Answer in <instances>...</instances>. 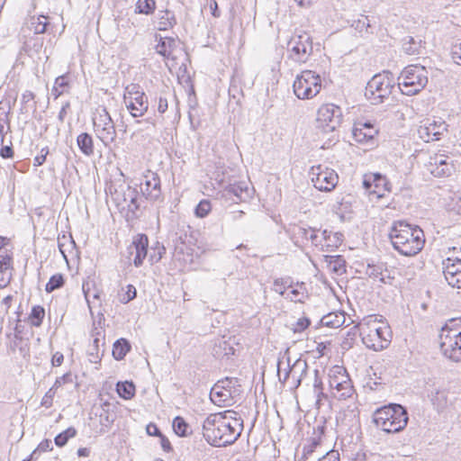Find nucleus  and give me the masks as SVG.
<instances>
[{"label":"nucleus","instance_id":"nucleus-5","mask_svg":"<svg viewBox=\"0 0 461 461\" xmlns=\"http://www.w3.org/2000/svg\"><path fill=\"white\" fill-rule=\"evenodd\" d=\"M395 87V81L392 72L383 71L375 74L367 82L365 96L372 104L377 105L388 99Z\"/></svg>","mask_w":461,"mask_h":461},{"label":"nucleus","instance_id":"nucleus-55","mask_svg":"<svg viewBox=\"0 0 461 461\" xmlns=\"http://www.w3.org/2000/svg\"><path fill=\"white\" fill-rule=\"evenodd\" d=\"M52 449V442L50 439H45L40 443L38 447L31 454V459L37 458L38 452H45Z\"/></svg>","mask_w":461,"mask_h":461},{"label":"nucleus","instance_id":"nucleus-39","mask_svg":"<svg viewBox=\"0 0 461 461\" xmlns=\"http://www.w3.org/2000/svg\"><path fill=\"white\" fill-rule=\"evenodd\" d=\"M155 8V0H138L136 3L135 13L149 15L154 13Z\"/></svg>","mask_w":461,"mask_h":461},{"label":"nucleus","instance_id":"nucleus-6","mask_svg":"<svg viewBox=\"0 0 461 461\" xmlns=\"http://www.w3.org/2000/svg\"><path fill=\"white\" fill-rule=\"evenodd\" d=\"M428 84V71L422 66H407L398 77V88L402 95H414Z\"/></svg>","mask_w":461,"mask_h":461},{"label":"nucleus","instance_id":"nucleus-2","mask_svg":"<svg viewBox=\"0 0 461 461\" xmlns=\"http://www.w3.org/2000/svg\"><path fill=\"white\" fill-rule=\"evenodd\" d=\"M389 238L393 249L407 257L418 254L425 242L423 230L419 226H411L403 221L393 223Z\"/></svg>","mask_w":461,"mask_h":461},{"label":"nucleus","instance_id":"nucleus-52","mask_svg":"<svg viewBox=\"0 0 461 461\" xmlns=\"http://www.w3.org/2000/svg\"><path fill=\"white\" fill-rule=\"evenodd\" d=\"M373 178V184H374V189L378 190L380 192V188L383 187L384 190L389 191L388 185L390 183L386 179L385 176L383 175L376 173L372 176Z\"/></svg>","mask_w":461,"mask_h":461},{"label":"nucleus","instance_id":"nucleus-35","mask_svg":"<svg viewBox=\"0 0 461 461\" xmlns=\"http://www.w3.org/2000/svg\"><path fill=\"white\" fill-rule=\"evenodd\" d=\"M45 316V309L41 305H34L28 316V321L32 327H41Z\"/></svg>","mask_w":461,"mask_h":461},{"label":"nucleus","instance_id":"nucleus-16","mask_svg":"<svg viewBox=\"0 0 461 461\" xmlns=\"http://www.w3.org/2000/svg\"><path fill=\"white\" fill-rule=\"evenodd\" d=\"M149 247V240L145 234H138L128 247L130 258L133 256V264L136 267L143 264V260L147 257Z\"/></svg>","mask_w":461,"mask_h":461},{"label":"nucleus","instance_id":"nucleus-34","mask_svg":"<svg viewBox=\"0 0 461 461\" xmlns=\"http://www.w3.org/2000/svg\"><path fill=\"white\" fill-rule=\"evenodd\" d=\"M290 301L294 302L295 304L297 303H303V300L308 297V293L305 288L304 283H297L295 287H294L293 285L290 284Z\"/></svg>","mask_w":461,"mask_h":461},{"label":"nucleus","instance_id":"nucleus-53","mask_svg":"<svg viewBox=\"0 0 461 461\" xmlns=\"http://www.w3.org/2000/svg\"><path fill=\"white\" fill-rule=\"evenodd\" d=\"M236 385H240L239 379L236 377H226L216 384V387H221V389H225L228 392H231V388H235Z\"/></svg>","mask_w":461,"mask_h":461},{"label":"nucleus","instance_id":"nucleus-36","mask_svg":"<svg viewBox=\"0 0 461 461\" xmlns=\"http://www.w3.org/2000/svg\"><path fill=\"white\" fill-rule=\"evenodd\" d=\"M116 391L120 397L130 400L135 395V385L132 382H118Z\"/></svg>","mask_w":461,"mask_h":461},{"label":"nucleus","instance_id":"nucleus-32","mask_svg":"<svg viewBox=\"0 0 461 461\" xmlns=\"http://www.w3.org/2000/svg\"><path fill=\"white\" fill-rule=\"evenodd\" d=\"M176 45V41L171 37H160L158 44L156 45V51L158 54L163 56L164 58L168 59L170 57L171 51Z\"/></svg>","mask_w":461,"mask_h":461},{"label":"nucleus","instance_id":"nucleus-23","mask_svg":"<svg viewBox=\"0 0 461 461\" xmlns=\"http://www.w3.org/2000/svg\"><path fill=\"white\" fill-rule=\"evenodd\" d=\"M225 195H233L237 198L235 202H245L251 197V192L245 182L229 184L224 188Z\"/></svg>","mask_w":461,"mask_h":461},{"label":"nucleus","instance_id":"nucleus-64","mask_svg":"<svg viewBox=\"0 0 461 461\" xmlns=\"http://www.w3.org/2000/svg\"><path fill=\"white\" fill-rule=\"evenodd\" d=\"M451 54L455 62L461 66V43L453 46Z\"/></svg>","mask_w":461,"mask_h":461},{"label":"nucleus","instance_id":"nucleus-42","mask_svg":"<svg viewBox=\"0 0 461 461\" xmlns=\"http://www.w3.org/2000/svg\"><path fill=\"white\" fill-rule=\"evenodd\" d=\"M172 427L176 435L186 437L188 435L189 425L181 416H176L173 420Z\"/></svg>","mask_w":461,"mask_h":461},{"label":"nucleus","instance_id":"nucleus-54","mask_svg":"<svg viewBox=\"0 0 461 461\" xmlns=\"http://www.w3.org/2000/svg\"><path fill=\"white\" fill-rule=\"evenodd\" d=\"M137 295V291L134 285H128L126 286V291L120 295V302L122 303H128L130 301L133 300Z\"/></svg>","mask_w":461,"mask_h":461},{"label":"nucleus","instance_id":"nucleus-24","mask_svg":"<svg viewBox=\"0 0 461 461\" xmlns=\"http://www.w3.org/2000/svg\"><path fill=\"white\" fill-rule=\"evenodd\" d=\"M430 172L437 177H444L451 175L453 165L444 158L443 156L436 157L431 164Z\"/></svg>","mask_w":461,"mask_h":461},{"label":"nucleus","instance_id":"nucleus-46","mask_svg":"<svg viewBox=\"0 0 461 461\" xmlns=\"http://www.w3.org/2000/svg\"><path fill=\"white\" fill-rule=\"evenodd\" d=\"M312 230H308L304 227H302V226H299V225H296V224H294L292 228H290V234L292 235L290 237V239L295 243L297 244L299 242V238H303V239H305V240H308L309 237H308V233L311 231Z\"/></svg>","mask_w":461,"mask_h":461},{"label":"nucleus","instance_id":"nucleus-49","mask_svg":"<svg viewBox=\"0 0 461 461\" xmlns=\"http://www.w3.org/2000/svg\"><path fill=\"white\" fill-rule=\"evenodd\" d=\"M420 43L417 42L412 37L408 36L404 39L402 49L408 55H414L419 53Z\"/></svg>","mask_w":461,"mask_h":461},{"label":"nucleus","instance_id":"nucleus-22","mask_svg":"<svg viewBox=\"0 0 461 461\" xmlns=\"http://www.w3.org/2000/svg\"><path fill=\"white\" fill-rule=\"evenodd\" d=\"M5 238L0 237V249L3 247L2 241ZM13 258L8 255L0 254V288L6 287L12 279Z\"/></svg>","mask_w":461,"mask_h":461},{"label":"nucleus","instance_id":"nucleus-19","mask_svg":"<svg viewBox=\"0 0 461 461\" xmlns=\"http://www.w3.org/2000/svg\"><path fill=\"white\" fill-rule=\"evenodd\" d=\"M366 275L370 278L379 279V281L384 285H392L394 279V277L390 275V271L387 268V263L385 262H368Z\"/></svg>","mask_w":461,"mask_h":461},{"label":"nucleus","instance_id":"nucleus-37","mask_svg":"<svg viewBox=\"0 0 461 461\" xmlns=\"http://www.w3.org/2000/svg\"><path fill=\"white\" fill-rule=\"evenodd\" d=\"M335 389L341 392V397L346 399L350 397L353 392V386L348 375H341V382L335 384Z\"/></svg>","mask_w":461,"mask_h":461},{"label":"nucleus","instance_id":"nucleus-48","mask_svg":"<svg viewBox=\"0 0 461 461\" xmlns=\"http://www.w3.org/2000/svg\"><path fill=\"white\" fill-rule=\"evenodd\" d=\"M212 210V204L209 200L203 199L194 208V214L198 218L206 217Z\"/></svg>","mask_w":461,"mask_h":461},{"label":"nucleus","instance_id":"nucleus-27","mask_svg":"<svg viewBox=\"0 0 461 461\" xmlns=\"http://www.w3.org/2000/svg\"><path fill=\"white\" fill-rule=\"evenodd\" d=\"M345 321L346 317L343 312H330L324 315L321 320L322 326L333 329L341 327Z\"/></svg>","mask_w":461,"mask_h":461},{"label":"nucleus","instance_id":"nucleus-18","mask_svg":"<svg viewBox=\"0 0 461 461\" xmlns=\"http://www.w3.org/2000/svg\"><path fill=\"white\" fill-rule=\"evenodd\" d=\"M377 133L378 130L375 129V125L369 121H359L356 122L352 130L353 139L359 143L369 142Z\"/></svg>","mask_w":461,"mask_h":461},{"label":"nucleus","instance_id":"nucleus-15","mask_svg":"<svg viewBox=\"0 0 461 461\" xmlns=\"http://www.w3.org/2000/svg\"><path fill=\"white\" fill-rule=\"evenodd\" d=\"M293 44L290 50V59L301 63L305 62L312 50V44L311 38L308 34L303 33L298 35L297 38H290V45Z\"/></svg>","mask_w":461,"mask_h":461},{"label":"nucleus","instance_id":"nucleus-25","mask_svg":"<svg viewBox=\"0 0 461 461\" xmlns=\"http://www.w3.org/2000/svg\"><path fill=\"white\" fill-rule=\"evenodd\" d=\"M321 235L325 242L326 251H333L335 249L339 248L343 241V234L340 232H332L331 230H323Z\"/></svg>","mask_w":461,"mask_h":461},{"label":"nucleus","instance_id":"nucleus-7","mask_svg":"<svg viewBox=\"0 0 461 461\" xmlns=\"http://www.w3.org/2000/svg\"><path fill=\"white\" fill-rule=\"evenodd\" d=\"M93 126L95 136L104 147H109L115 141L117 132L114 122L105 107H99L93 117Z\"/></svg>","mask_w":461,"mask_h":461},{"label":"nucleus","instance_id":"nucleus-57","mask_svg":"<svg viewBox=\"0 0 461 461\" xmlns=\"http://www.w3.org/2000/svg\"><path fill=\"white\" fill-rule=\"evenodd\" d=\"M124 102L126 104L127 109L130 111V113L133 117H140V116L144 115V113L147 112V111H140L139 110V108H140V105H138V104H136L131 100H126Z\"/></svg>","mask_w":461,"mask_h":461},{"label":"nucleus","instance_id":"nucleus-50","mask_svg":"<svg viewBox=\"0 0 461 461\" xmlns=\"http://www.w3.org/2000/svg\"><path fill=\"white\" fill-rule=\"evenodd\" d=\"M32 24L34 27V32L36 34L44 33L48 31V26L50 23L48 22V16L40 15L37 18V22H32Z\"/></svg>","mask_w":461,"mask_h":461},{"label":"nucleus","instance_id":"nucleus-59","mask_svg":"<svg viewBox=\"0 0 461 461\" xmlns=\"http://www.w3.org/2000/svg\"><path fill=\"white\" fill-rule=\"evenodd\" d=\"M114 421L113 416L109 413L108 411L103 410V412L100 414V423L102 426L111 427Z\"/></svg>","mask_w":461,"mask_h":461},{"label":"nucleus","instance_id":"nucleus-44","mask_svg":"<svg viewBox=\"0 0 461 461\" xmlns=\"http://www.w3.org/2000/svg\"><path fill=\"white\" fill-rule=\"evenodd\" d=\"M219 387H216V384L214 385V387L212 389V392H211V399L213 402L217 403H227L228 401H229V398L230 397L231 395V392H228L227 390L225 389H221L219 391H217Z\"/></svg>","mask_w":461,"mask_h":461},{"label":"nucleus","instance_id":"nucleus-29","mask_svg":"<svg viewBox=\"0 0 461 461\" xmlns=\"http://www.w3.org/2000/svg\"><path fill=\"white\" fill-rule=\"evenodd\" d=\"M77 144L85 156L90 157L94 154V140L89 133H80L77 138Z\"/></svg>","mask_w":461,"mask_h":461},{"label":"nucleus","instance_id":"nucleus-63","mask_svg":"<svg viewBox=\"0 0 461 461\" xmlns=\"http://www.w3.org/2000/svg\"><path fill=\"white\" fill-rule=\"evenodd\" d=\"M48 154L49 149L47 147L42 148L41 150V154L34 158L33 165L36 167L42 165L45 162Z\"/></svg>","mask_w":461,"mask_h":461},{"label":"nucleus","instance_id":"nucleus-43","mask_svg":"<svg viewBox=\"0 0 461 461\" xmlns=\"http://www.w3.org/2000/svg\"><path fill=\"white\" fill-rule=\"evenodd\" d=\"M213 354L215 357L221 358L223 357H229L230 355H233L234 349L226 341H220L218 344H215L213 348Z\"/></svg>","mask_w":461,"mask_h":461},{"label":"nucleus","instance_id":"nucleus-58","mask_svg":"<svg viewBox=\"0 0 461 461\" xmlns=\"http://www.w3.org/2000/svg\"><path fill=\"white\" fill-rule=\"evenodd\" d=\"M74 383V378L71 373H66L62 376L57 377L54 384L52 385L56 390L65 384Z\"/></svg>","mask_w":461,"mask_h":461},{"label":"nucleus","instance_id":"nucleus-13","mask_svg":"<svg viewBox=\"0 0 461 461\" xmlns=\"http://www.w3.org/2000/svg\"><path fill=\"white\" fill-rule=\"evenodd\" d=\"M140 192L149 202L155 203L163 200L160 178L157 173L147 171L144 175V182L140 184Z\"/></svg>","mask_w":461,"mask_h":461},{"label":"nucleus","instance_id":"nucleus-17","mask_svg":"<svg viewBox=\"0 0 461 461\" xmlns=\"http://www.w3.org/2000/svg\"><path fill=\"white\" fill-rule=\"evenodd\" d=\"M443 274L447 284L456 288H461V260L447 258L443 260Z\"/></svg>","mask_w":461,"mask_h":461},{"label":"nucleus","instance_id":"nucleus-62","mask_svg":"<svg viewBox=\"0 0 461 461\" xmlns=\"http://www.w3.org/2000/svg\"><path fill=\"white\" fill-rule=\"evenodd\" d=\"M353 26H355V29L357 31L361 32L363 31L367 32L368 28L370 27V24H369L367 17L366 16L364 20L355 21Z\"/></svg>","mask_w":461,"mask_h":461},{"label":"nucleus","instance_id":"nucleus-20","mask_svg":"<svg viewBox=\"0 0 461 461\" xmlns=\"http://www.w3.org/2000/svg\"><path fill=\"white\" fill-rule=\"evenodd\" d=\"M123 99L138 104L140 107V111H148L149 109L148 97L138 84H130L125 87Z\"/></svg>","mask_w":461,"mask_h":461},{"label":"nucleus","instance_id":"nucleus-41","mask_svg":"<svg viewBox=\"0 0 461 461\" xmlns=\"http://www.w3.org/2000/svg\"><path fill=\"white\" fill-rule=\"evenodd\" d=\"M76 435H77V429L74 427H69L67 429H65L64 431L58 434L54 438V442H55L56 446L61 447H64L68 443V439L76 437Z\"/></svg>","mask_w":461,"mask_h":461},{"label":"nucleus","instance_id":"nucleus-51","mask_svg":"<svg viewBox=\"0 0 461 461\" xmlns=\"http://www.w3.org/2000/svg\"><path fill=\"white\" fill-rule=\"evenodd\" d=\"M165 253V247L160 245L159 242H157L156 246L151 248V251L149 253V261L151 264L158 263Z\"/></svg>","mask_w":461,"mask_h":461},{"label":"nucleus","instance_id":"nucleus-30","mask_svg":"<svg viewBox=\"0 0 461 461\" xmlns=\"http://www.w3.org/2000/svg\"><path fill=\"white\" fill-rule=\"evenodd\" d=\"M428 397L438 411H442L447 406V393L444 390L433 389L428 393Z\"/></svg>","mask_w":461,"mask_h":461},{"label":"nucleus","instance_id":"nucleus-38","mask_svg":"<svg viewBox=\"0 0 461 461\" xmlns=\"http://www.w3.org/2000/svg\"><path fill=\"white\" fill-rule=\"evenodd\" d=\"M287 354L288 348L285 349L282 358H279L277 361V375L279 377V381L282 383L288 380V357H286V362L285 361Z\"/></svg>","mask_w":461,"mask_h":461},{"label":"nucleus","instance_id":"nucleus-11","mask_svg":"<svg viewBox=\"0 0 461 461\" xmlns=\"http://www.w3.org/2000/svg\"><path fill=\"white\" fill-rule=\"evenodd\" d=\"M439 347L443 355L455 362L461 361V331L439 334Z\"/></svg>","mask_w":461,"mask_h":461},{"label":"nucleus","instance_id":"nucleus-56","mask_svg":"<svg viewBox=\"0 0 461 461\" xmlns=\"http://www.w3.org/2000/svg\"><path fill=\"white\" fill-rule=\"evenodd\" d=\"M56 393V389L52 386L49 389V391L45 393V395L41 399V405L45 408H50L53 404V398Z\"/></svg>","mask_w":461,"mask_h":461},{"label":"nucleus","instance_id":"nucleus-33","mask_svg":"<svg viewBox=\"0 0 461 461\" xmlns=\"http://www.w3.org/2000/svg\"><path fill=\"white\" fill-rule=\"evenodd\" d=\"M131 348V344L126 339H119L113 343V357L116 360H122Z\"/></svg>","mask_w":461,"mask_h":461},{"label":"nucleus","instance_id":"nucleus-10","mask_svg":"<svg viewBox=\"0 0 461 461\" xmlns=\"http://www.w3.org/2000/svg\"><path fill=\"white\" fill-rule=\"evenodd\" d=\"M311 175L314 187L320 191L330 192L333 190L339 181L335 170L326 167H323L321 165L312 167Z\"/></svg>","mask_w":461,"mask_h":461},{"label":"nucleus","instance_id":"nucleus-60","mask_svg":"<svg viewBox=\"0 0 461 461\" xmlns=\"http://www.w3.org/2000/svg\"><path fill=\"white\" fill-rule=\"evenodd\" d=\"M313 387H314V392H315V393L318 396H320L321 394H323V393H322L323 384H322L321 378L319 376V371L318 370L314 371V384H313Z\"/></svg>","mask_w":461,"mask_h":461},{"label":"nucleus","instance_id":"nucleus-1","mask_svg":"<svg viewBox=\"0 0 461 461\" xmlns=\"http://www.w3.org/2000/svg\"><path fill=\"white\" fill-rule=\"evenodd\" d=\"M243 422L237 412L228 410L210 414L203 423V436L213 447H225L233 444L240 437Z\"/></svg>","mask_w":461,"mask_h":461},{"label":"nucleus","instance_id":"nucleus-45","mask_svg":"<svg viewBox=\"0 0 461 461\" xmlns=\"http://www.w3.org/2000/svg\"><path fill=\"white\" fill-rule=\"evenodd\" d=\"M64 284L65 279L61 274L53 275L46 284L45 291L49 294L52 293L53 291L61 288Z\"/></svg>","mask_w":461,"mask_h":461},{"label":"nucleus","instance_id":"nucleus-28","mask_svg":"<svg viewBox=\"0 0 461 461\" xmlns=\"http://www.w3.org/2000/svg\"><path fill=\"white\" fill-rule=\"evenodd\" d=\"M324 261L327 263L328 267L333 273L337 275H342L346 273V260L344 259L343 256L326 255L324 256Z\"/></svg>","mask_w":461,"mask_h":461},{"label":"nucleus","instance_id":"nucleus-8","mask_svg":"<svg viewBox=\"0 0 461 461\" xmlns=\"http://www.w3.org/2000/svg\"><path fill=\"white\" fill-rule=\"evenodd\" d=\"M321 78L312 71H304L293 84L294 93L298 99H310L320 93Z\"/></svg>","mask_w":461,"mask_h":461},{"label":"nucleus","instance_id":"nucleus-61","mask_svg":"<svg viewBox=\"0 0 461 461\" xmlns=\"http://www.w3.org/2000/svg\"><path fill=\"white\" fill-rule=\"evenodd\" d=\"M308 240H311L312 243L314 246H316V247L321 246V250H326V249H324L325 248V243L324 244L322 243V241H324L323 239H322V236L320 237L319 235H317L315 233L314 230H311V234H310Z\"/></svg>","mask_w":461,"mask_h":461},{"label":"nucleus","instance_id":"nucleus-9","mask_svg":"<svg viewBox=\"0 0 461 461\" xmlns=\"http://www.w3.org/2000/svg\"><path fill=\"white\" fill-rule=\"evenodd\" d=\"M343 120L342 110L333 104L321 105L317 112L318 127L325 132L334 131Z\"/></svg>","mask_w":461,"mask_h":461},{"label":"nucleus","instance_id":"nucleus-12","mask_svg":"<svg viewBox=\"0 0 461 461\" xmlns=\"http://www.w3.org/2000/svg\"><path fill=\"white\" fill-rule=\"evenodd\" d=\"M446 122L439 120H425L418 128L419 137L425 142L438 140L441 136L447 131Z\"/></svg>","mask_w":461,"mask_h":461},{"label":"nucleus","instance_id":"nucleus-31","mask_svg":"<svg viewBox=\"0 0 461 461\" xmlns=\"http://www.w3.org/2000/svg\"><path fill=\"white\" fill-rule=\"evenodd\" d=\"M307 363L305 360L297 359L293 366H290V377L294 381V387H298L302 381V376L306 373Z\"/></svg>","mask_w":461,"mask_h":461},{"label":"nucleus","instance_id":"nucleus-40","mask_svg":"<svg viewBox=\"0 0 461 461\" xmlns=\"http://www.w3.org/2000/svg\"><path fill=\"white\" fill-rule=\"evenodd\" d=\"M310 324L311 320L306 316H303L298 318L295 322L290 321V330H292L294 335H302Z\"/></svg>","mask_w":461,"mask_h":461},{"label":"nucleus","instance_id":"nucleus-21","mask_svg":"<svg viewBox=\"0 0 461 461\" xmlns=\"http://www.w3.org/2000/svg\"><path fill=\"white\" fill-rule=\"evenodd\" d=\"M192 237L188 235L187 231L183 229H178L172 235V242L175 247L176 255H187L192 256L193 249L190 248L192 243Z\"/></svg>","mask_w":461,"mask_h":461},{"label":"nucleus","instance_id":"nucleus-4","mask_svg":"<svg viewBox=\"0 0 461 461\" xmlns=\"http://www.w3.org/2000/svg\"><path fill=\"white\" fill-rule=\"evenodd\" d=\"M112 200L118 210L123 213L127 221L138 219L140 215V198L139 191L130 185H120L112 193Z\"/></svg>","mask_w":461,"mask_h":461},{"label":"nucleus","instance_id":"nucleus-3","mask_svg":"<svg viewBox=\"0 0 461 461\" xmlns=\"http://www.w3.org/2000/svg\"><path fill=\"white\" fill-rule=\"evenodd\" d=\"M376 428L386 433H399L409 421L407 409L399 403H388L377 408L372 416Z\"/></svg>","mask_w":461,"mask_h":461},{"label":"nucleus","instance_id":"nucleus-47","mask_svg":"<svg viewBox=\"0 0 461 461\" xmlns=\"http://www.w3.org/2000/svg\"><path fill=\"white\" fill-rule=\"evenodd\" d=\"M455 330L456 333L461 331V318H452L448 320L441 328L440 334H449Z\"/></svg>","mask_w":461,"mask_h":461},{"label":"nucleus","instance_id":"nucleus-14","mask_svg":"<svg viewBox=\"0 0 461 461\" xmlns=\"http://www.w3.org/2000/svg\"><path fill=\"white\" fill-rule=\"evenodd\" d=\"M391 330L388 326L378 327L362 338L366 348L375 351L386 348L390 343Z\"/></svg>","mask_w":461,"mask_h":461},{"label":"nucleus","instance_id":"nucleus-26","mask_svg":"<svg viewBox=\"0 0 461 461\" xmlns=\"http://www.w3.org/2000/svg\"><path fill=\"white\" fill-rule=\"evenodd\" d=\"M158 29L159 31H167L172 29L176 24V20L174 12L166 10H160L158 13Z\"/></svg>","mask_w":461,"mask_h":461}]
</instances>
